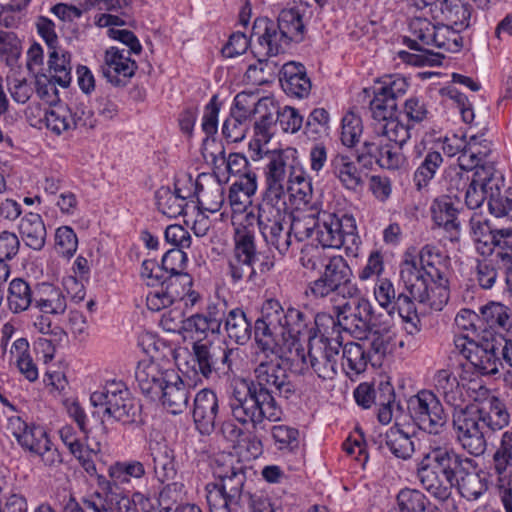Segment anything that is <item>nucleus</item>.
I'll return each mask as SVG.
<instances>
[{
  "label": "nucleus",
  "mask_w": 512,
  "mask_h": 512,
  "mask_svg": "<svg viewBox=\"0 0 512 512\" xmlns=\"http://www.w3.org/2000/svg\"><path fill=\"white\" fill-rule=\"evenodd\" d=\"M309 317L299 309H284L276 299L265 301L262 317L256 320L252 378L233 386L228 406L234 420L255 431L266 430L268 422L281 421L284 412L275 396L290 398L296 392L283 366L284 349L295 346L308 329Z\"/></svg>",
  "instance_id": "nucleus-1"
},
{
  "label": "nucleus",
  "mask_w": 512,
  "mask_h": 512,
  "mask_svg": "<svg viewBox=\"0 0 512 512\" xmlns=\"http://www.w3.org/2000/svg\"><path fill=\"white\" fill-rule=\"evenodd\" d=\"M448 437H439L430 444L417 466V477L422 487L440 501H448L457 476L468 466L469 459L446 446Z\"/></svg>",
  "instance_id": "nucleus-2"
},
{
  "label": "nucleus",
  "mask_w": 512,
  "mask_h": 512,
  "mask_svg": "<svg viewBox=\"0 0 512 512\" xmlns=\"http://www.w3.org/2000/svg\"><path fill=\"white\" fill-rule=\"evenodd\" d=\"M315 324L320 335L309 338L308 352L302 353L301 359L308 363L312 371L323 381L333 380L338 372L340 349L342 348V335L335 319L329 315L318 314Z\"/></svg>",
  "instance_id": "nucleus-3"
},
{
  "label": "nucleus",
  "mask_w": 512,
  "mask_h": 512,
  "mask_svg": "<svg viewBox=\"0 0 512 512\" xmlns=\"http://www.w3.org/2000/svg\"><path fill=\"white\" fill-rule=\"evenodd\" d=\"M316 240L327 248L344 247L348 256L357 257L361 240L352 215L329 210L318 211Z\"/></svg>",
  "instance_id": "nucleus-4"
},
{
  "label": "nucleus",
  "mask_w": 512,
  "mask_h": 512,
  "mask_svg": "<svg viewBox=\"0 0 512 512\" xmlns=\"http://www.w3.org/2000/svg\"><path fill=\"white\" fill-rule=\"evenodd\" d=\"M400 280L405 290L420 304L433 310L441 311L449 300L448 280L435 277L427 280L415 268L413 262H402Z\"/></svg>",
  "instance_id": "nucleus-5"
},
{
  "label": "nucleus",
  "mask_w": 512,
  "mask_h": 512,
  "mask_svg": "<svg viewBox=\"0 0 512 512\" xmlns=\"http://www.w3.org/2000/svg\"><path fill=\"white\" fill-rule=\"evenodd\" d=\"M94 407H104V413L123 424L136 422L140 404L122 381H109L90 396Z\"/></svg>",
  "instance_id": "nucleus-6"
},
{
  "label": "nucleus",
  "mask_w": 512,
  "mask_h": 512,
  "mask_svg": "<svg viewBox=\"0 0 512 512\" xmlns=\"http://www.w3.org/2000/svg\"><path fill=\"white\" fill-rule=\"evenodd\" d=\"M323 269L320 276L308 284L307 296L324 299L333 294L343 297L358 294L359 290L352 282V270L341 255L333 256Z\"/></svg>",
  "instance_id": "nucleus-7"
},
{
  "label": "nucleus",
  "mask_w": 512,
  "mask_h": 512,
  "mask_svg": "<svg viewBox=\"0 0 512 512\" xmlns=\"http://www.w3.org/2000/svg\"><path fill=\"white\" fill-rule=\"evenodd\" d=\"M407 410L422 431L439 437L447 435L448 414L433 391L423 389L412 395L407 401Z\"/></svg>",
  "instance_id": "nucleus-8"
},
{
  "label": "nucleus",
  "mask_w": 512,
  "mask_h": 512,
  "mask_svg": "<svg viewBox=\"0 0 512 512\" xmlns=\"http://www.w3.org/2000/svg\"><path fill=\"white\" fill-rule=\"evenodd\" d=\"M257 259V249L254 232L246 226L237 227L234 234V247L227 258L226 274L233 285L244 281H252L256 271L254 263Z\"/></svg>",
  "instance_id": "nucleus-9"
},
{
  "label": "nucleus",
  "mask_w": 512,
  "mask_h": 512,
  "mask_svg": "<svg viewBox=\"0 0 512 512\" xmlns=\"http://www.w3.org/2000/svg\"><path fill=\"white\" fill-rule=\"evenodd\" d=\"M291 213L286 205L268 206L260 204L257 222L260 232L270 246L281 255H286L292 244V233L289 228Z\"/></svg>",
  "instance_id": "nucleus-10"
},
{
  "label": "nucleus",
  "mask_w": 512,
  "mask_h": 512,
  "mask_svg": "<svg viewBox=\"0 0 512 512\" xmlns=\"http://www.w3.org/2000/svg\"><path fill=\"white\" fill-rule=\"evenodd\" d=\"M453 430L456 442L473 456L482 455L487 447L477 405H467L454 410Z\"/></svg>",
  "instance_id": "nucleus-11"
},
{
  "label": "nucleus",
  "mask_w": 512,
  "mask_h": 512,
  "mask_svg": "<svg viewBox=\"0 0 512 512\" xmlns=\"http://www.w3.org/2000/svg\"><path fill=\"white\" fill-rule=\"evenodd\" d=\"M350 300L338 307L335 325L349 332L355 338H363L369 330L373 315L371 302L364 297H349Z\"/></svg>",
  "instance_id": "nucleus-12"
},
{
  "label": "nucleus",
  "mask_w": 512,
  "mask_h": 512,
  "mask_svg": "<svg viewBox=\"0 0 512 512\" xmlns=\"http://www.w3.org/2000/svg\"><path fill=\"white\" fill-rule=\"evenodd\" d=\"M408 89L406 79L400 75L382 78L374 88V97L370 102L373 119H383L397 112V99Z\"/></svg>",
  "instance_id": "nucleus-13"
},
{
  "label": "nucleus",
  "mask_w": 512,
  "mask_h": 512,
  "mask_svg": "<svg viewBox=\"0 0 512 512\" xmlns=\"http://www.w3.org/2000/svg\"><path fill=\"white\" fill-rule=\"evenodd\" d=\"M288 156L280 151L268 156L265 167L266 191L261 204L286 205L285 184L287 181Z\"/></svg>",
  "instance_id": "nucleus-14"
},
{
  "label": "nucleus",
  "mask_w": 512,
  "mask_h": 512,
  "mask_svg": "<svg viewBox=\"0 0 512 512\" xmlns=\"http://www.w3.org/2000/svg\"><path fill=\"white\" fill-rule=\"evenodd\" d=\"M402 147L395 143H386L381 137H374L363 143L358 160L362 161L365 157H369V163L374 161L381 168L389 170L400 169L406 162V158L401 152Z\"/></svg>",
  "instance_id": "nucleus-15"
},
{
  "label": "nucleus",
  "mask_w": 512,
  "mask_h": 512,
  "mask_svg": "<svg viewBox=\"0 0 512 512\" xmlns=\"http://www.w3.org/2000/svg\"><path fill=\"white\" fill-rule=\"evenodd\" d=\"M130 52L110 47L104 53L101 66L103 76L114 86H124L137 70V63L130 58Z\"/></svg>",
  "instance_id": "nucleus-16"
},
{
  "label": "nucleus",
  "mask_w": 512,
  "mask_h": 512,
  "mask_svg": "<svg viewBox=\"0 0 512 512\" xmlns=\"http://www.w3.org/2000/svg\"><path fill=\"white\" fill-rule=\"evenodd\" d=\"M219 413L217 394L208 388L197 392L193 401L192 416L196 429L203 435L211 434Z\"/></svg>",
  "instance_id": "nucleus-17"
},
{
  "label": "nucleus",
  "mask_w": 512,
  "mask_h": 512,
  "mask_svg": "<svg viewBox=\"0 0 512 512\" xmlns=\"http://www.w3.org/2000/svg\"><path fill=\"white\" fill-rule=\"evenodd\" d=\"M88 116L89 112L86 113L81 108L76 107L75 110H72L67 105L56 104L46 111L45 123L47 129L56 135H61L79 127L87 126Z\"/></svg>",
  "instance_id": "nucleus-18"
},
{
  "label": "nucleus",
  "mask_w": 512,
  "mask_h": 512,
  "mask_svg": "<svg viewBox=\"0 0 512 512\" xmlns=\"http://www.w3.org/2000/svg\"><path fill=\"white\" fill-rule=\"evenodd\" d=\"M7 431L16 439L23 450L32 455L50 440L43 427L28 424L19 416H11L8 419Z\"/></svg>",
  "instance_id": "nucleus-19"
},
{
  "label": "nucleus",
  "mask_w": 512,
  "mask_h": 512,
  "mask_svg": "<svg viewBox=\"0 0 512 512\" xmlns=\"http://www.w3.org/2000/svg\"><path fill=\"white\" fill-rule=\"evenodd\" d=\"M135 377L141 392L156 401L168 382V370H163L158 363L143 361L138 364Z\"/></svg>",
  "instance_id": "nucleus-20"
},
{
  "label": "nucleus",
  "mask_w": 512,
  "mask_h": 512,
  "mask_svg": "<svg viewBox=\"0 0 512 512\" xmlns=\"http://www.w3.org/2000/svg\"><path fill=\"white\" fill-rule=\"evenodd\" d=\"M190 389L174 370H168V382L159 397L164 408L171 414H180L188 407Z\"/></svg>",
  "instance_id": "nucleus-21"
},
{
  "label": "nucleus",
  "mask_w": 512,
  "mask_h": 512,
  "mask_svg": "<svg viewBox=\"0 0 512 512\" xmlns=\"http://www.w3.org/2000/svg\"><path fill=\"white\" fill-rule=\"evenodd\" d=\"M279 81L283 91L290 96L305 98L311 90V81L301 63L288 62L279 71Z\"/></svg>",
  "instance_id": "nucleus-22"
},
{
  "label": "nucleus",
  "mask_w": 512,
  "mask_h": 512,
  "mask_svg": "<svg viewBox=\"0 0 512 512\" xmlns=\"http://www.w3.org/2000/svg\"><path fill=\"white\" fill-rule=\"evenodd\" d=\"M214 475L218 478V484L226 493L228 501L239 505L247 495L243 494V486L246 480L242 466L218 465L214 469Z\"/></svg>",
  "instance_id": "nucleus-23"
},
{
  "label": "nucleus",
  "mask_w": 512,
  "mask_h": 512,
  "mask_svg": "<svg viewBox=\"0 0 512 512\" xmlns=\"http://www.w3.org/2000/svg\"><path fill=\"white\" fill-rule=\"evenodd\" d=\"M17 230L24 245L34 251H41L46 243L47 230L41 215L28 212L20 219Z\"/></svg>",
  "instance_id": "nucleus-24"
},
{
  "label": "nucleus",
  "mask_w": 512,
  "mask_h": 512,
  "mask_svg": "<svg viewBox=\"0 0 512 512\" xmlns=\"http://www.w3.org/2000/svg\"><path fill=\"white\" fill-rule=\"evenodd\" d=\"M488 190V209L496 218L512 220V189L505 188L499 177L490 175L486 184Z\"/></svg>",
  "instance_id": "nucleus-25"
},
{
  "label": "nucleus",
  "mask_w": 512,
  "mask_h": 512,
  "mask_svg": "<svg viewBox=\"0 0 512 512\" xmlns=\"http://www.w3.org/2000/svg\"><path fill=\"white\" fill-rule=\"evenodd\" d=\"M149 455L152 458L155 477L165 483L175 478L177 474L174 450L165 442H155L149 445Z\"/></svg>",
  "instance_id": "nucleus-26"
},
{
  "label": "nucleus",
  "mask_w": 512,
  "mask_h": 512,
  "mask_svg": "<svg viewBox=\"0 0 512 512\" xmlns=\"http://www.w3.org/2000/svg\"><path fill=\"white\" fill-rule=\"evenodd\" d=\"M455 485L464 498L477 500L487 491L488 479L484 472L476 471V463L470 458L468 466L457 476Z\"/></svg>",
  "instance_id": "nucleus-27"
},
{
  "label": "nucleus",
  "mask_w": 512,
  "mask_h": 512,
  "mask_svg": "<svg viewBox=\"0 0 512 512\" xmlns=\"http://www.w3.org/2000/svg\"><path fill=\"white\" fill-rule=\"evenodd\" d=\"M181 180L175 182V189L162 187L156 192V201L159 211L169 218H175L183 214L186 200L191 196L190 189L180 187Z\"/></svg>",
  "instance_id": "nucleus-28"
},
{
  "label": "nucleus",
  "mask_w": 512,
  "mask_h": 512,
  "mask_svg": "<svg viewBox=\"0 0 512 512\" xmlns=\"http://www.w3.org/2000/svg\"><path fill=\"white\" fill-rule=\"evenodd\" d=\"M98 485L105 495L106 502L114 505L118 512H130L136 499H142L143 494L135 492L131 496L130 489L116 484L112 479L98 476Z\"/></svg>",
  "instance_id": "nucleus-29"
},
{
  "label": "nucleus",
  "mask_w": 512,
  "mask_h": 512,
  "mask_svg": "<svg viewBox=\"0 0 512 512\" xmlns=\"http://www.w3.org/2000/svg\"><path fill=\"white\" fill-rule=\"evenodd\" d=\"M330 165L333 175L346 189L356 191L362 187L361 171L348 155L337 153L331 159Z\"/></svg>",
  "instance_id": "nucleus-30"
},
{
  "label": "nucleus",
  "mask_w": 512,
  "mask_h": 512,
  "mask_svg": "<svg viewBox=\"0 0 512 512\" xmlns=\"http://www.w3.org/2000/svg\"><path fill=\"white\" fill-rule=\"evenodd\" d=\"M35 307L43 314L59 316L67 309V298L60 287L43 284L35 297Z\"/></svg>",
  "instance_id": "nucleus-31"
},
{
  "label": "nucleus",
  "mask_w": 512,
  "mask_h": 512,
  "mask_svg": "<svg viewBox=\"0 0 512 512\" xmlns=\"http://www.w3.org/2000/svg\"><path fill=\"white\" fill-rule=\"evenodd\" d=\"M472 347L474 352L469 355L470 364L483 375L496 374L501 365L497 343L487 341L481 345H472Z\"/></svg>",
  "instance_id": "nucleus-32"
},
{
  "label": "nucleus",
  "mask_w": 512,
  "mask_h": 512,
  "mask_svg": "<svg viewBox=\"0 0 512 512\" xmlns=\"http://www.w3.org/2000/svg\"><path fill=\"white\" fill-rule=\"evenodd\" d=\"M48 74L57 84L67 88L72 81L71 54L61 47L48 50Z\"/></svg>",
  "instance_id": "nucleus-33"
},
{
  "label": "nucleus",
  "mask_w": 512,
  "mask_h": 512,
  "mask_svg": "<svg viewBox=\"0 0 512 512\" xmlns=\"http://www.w3.org/2000/svg\"><path fill=\"white\" fill-rule=\"evenodd\" d=\"M481 424L492 431L501 430L509 424L510 415L505 404L497 397H490L481 406L477 405Z\"/></svg>",
  "instance_id": "nucleus-34"
},
{
  "label": "nucleus",
  "mask_w": 512,
  "mask_h": 512,
  "mask_svg": "<svg viewBox=\"0 0 512 512\" xmlns=\"http://www.w3.org/2000/svg\"><path fill=\"white\" fill-rule=\"evenodd\" d=\"M154 288L146 296V305L149 310L158 312L177 303L183 286L178 278H171L166 284Z\"/></svg>",
  "instance_id": "nucleus-35"
},
{
  "label": "nucleus",
  "mask_w": 512,
  "mask_h": 512,
  "mask_svg": "<svg viewBox=\"0 0 512 512\" xmlns=\"http://www.w3.org/2000/svg\"><path fill=\"white\" fill-rule=\"evenodd\" d=\"M379 448L385 445L396 457L408 459L414 452L410 436L397 426L390 427L384 435L378 436Z\"/></svg>",
  "instance_id": "nucleus-36"
},
{
  "label": "nucleus",
  "mask_w": 512,
  "mask_h": 512,
  "mask_svg": "<svg viewBox=\"0 0 512 512\" xmlns=\"http://www.w3.org/2000/svg\"><path fill=\"white\" fill-rule=\"evenodd\" d=\"M376 137L403 146L411 137L410 126L402 123L395 115L383 119H374Z\"/></svg>",
  "instance_id": "nucleus-37"
},
{
  "label": "nucleus",
  "mask_w": 512,
  "mask_h": 512,
  "mask_svg": "<svg viewBox=\"0 0 512 512\" xmlns=\"http://www.w3.org/2000/svg\"><path fill=\"white\" fill-rule=\"evenodd\" d=\"M443 255L439 249L432 245H425L419 252V265L416 259H405L403 262H413L422 277L432 280L435 277H445L441 271Z\"/></svg>",
  "instance_id": "nucleus-38"
},
{
  "label": "nucleus",
  "mask_w": 512,
  "mask_h": 512,
  "mask_svg": "<svg viewBox=\"0 0 512 512\" xmlns=\"http://www.w3.org/2000/svg\"><path fill=\"white\" fill-rule=\"evenodd\" d=\"M434 386L446 403L456 409L462 408L463 392L457 378L448 369L439 370L434 376Z\"/></svg>",
  "instance_id": "nucleus-39"
},
{
  "label": "nucleus",
  "mask_w": 512,
  "mask_h": 512,
  "mask_svg": "<svg viewBox=\"0 0 512 512\" xmlns=\"http://www.w3.org/2000/svg\"><path fill=\"white\" fill-rule=\"evenodd\" d=\"M228 337L239 345H245L252 335V324L241 308L230 310L224 320Z\"/></svg>",
  "instance_id": "nucleus-40"
},
{
  "label": "nucleus",
  "mask_w": 512,
  "mask_h": 512,
  "mask_svg": "<svg viewBox=\"0 0 512 512\" xmlns=\"http://www.w3.org/2000/svg\"><path fill=\"white\" fill-rule=\"evenodd\" d=\"M35 298L30 284L22 278H14L8 287L7 302L9 310L14 313L27 311Z\"/></svg>",
  "instance_id": "nucleus-41"
},
{
  "label": "nucleus",
  "mask_w": 512,
  "mask_h": 512,
  "mask_svg": "<svg viewBox=\"0 0 512 512\" xmlns=\"http://www.w3.org/2000/svg\"><path fill=\"white\" fill-rule=\"evenodd\" d=\"M490 152L489 146L483 145L479 138L476 136L470 137L467 147L458 157L457 167L461 168L468 174L473 169L480 168L484 171L483 167H480Z\"/></svg>",
  "instance_id": "nucleus-42"
},
{
  "label": "nucleus",
  "mask_w": 512,
  "mask_h": 512,
  "mask_svg": "<svg viewBox=\"0 0 512 512\" xmlns=\"http://www.w3.org/2000/svg\"><path fill=\"white\" fill-rule=\"evenodd\" d=\"M486 327L493 330H508L512 326V311L499 302H490L480 308Z\"/></svg>",
  "instance_id": "nucleus-43"
},
{
  "label": "nucleus",
  "mask_w": 512,
  "mask_h": 512,
  "mask_svg": "<svg viewBox=\"0 0 512 512\" xmlns=\"http://www.w3.org/2000/svg\"><path fill=\"white\" fill-rule=\"evenodd\" d=\"M273 106V101L268 98H258L257 94L253 92H241L234 98V108L231 113L245 116V119L250 120L254 114L262 113L268 109V106Z\"/></svg>",
  "instance_id": "nucleus-44"
},
{
  "label": "nucleus",
  "mask_w": 512,
  "mask_h": 512,
  "mask_svg": "<svg viewBox=\"0 0 512 512\" xmlns=\"http://www.w3.org/2000/svg\"><path fill=\"white\" fill-rule=\"evenodd\" d=\"M198 202L201 207L209 212L215 213L219 211L225 202L223 184L214 178L204 187L197 183Z\"/></svg>",
  "instance_id": "nucleus-45"
},
{
  "label": "nucleus",
  "mask_w": 512,
  "mask_h": 512,
  "mask_svg": "<svg viewBox=\"0 0 512 512\" xmlns=\"http://www.w3.org/2000/svg\"><path fill=\"white\" fill-rule=\"evenodd\" d=\"M432 219L439 227H443L447 231L456 230L457 210L453 206L450 197L443 196L436 198L431 205Z\"/></svg>",
  "instance_id": "nucleus-46"
},
{
  "label": "nucleus",
  "mask_w": 512,
  "mask_h": 512,
  "mask_svg": "<svg viewBox=\"0 0 512 512\" xmlns=\"http://www.w3.org/2000/svg\"><path fill=\"white\" fill-rule=\"evenodd\" d=\"M440 11L448 24L457 29L469 26L471 7L461 0H443L440 2Z\"/></svg>",
  "instance_id": "nucleus-47"
},
{
  "label": "nucleus",
  "mask_w": 512,
  "mask_h": 512,
  "mask_svg": "<svg viewBox=\"0 0 512 512\" xmlns=\"http://www.w3.org/2000/svg\"><path fill=\"white\" fill-rule=\"evenodd\" d=\"M19 372L30 382L38 379V369L29 355V343L25 338L15 340L10 349Z\"/></svg>",
  "instance_id": "nucleus-48"
},
{
  "label": "nucleus",
  "mask_w": 512,
  "mask_h": 512,
  "mask_svg": "<svg viewBox=\"0 0 512 512\" xmlns=\"http://www.w3.org/2000/svg\"><path fill=\"white\" fill-rule=\"evenodd\" d=\"M368 363L363 347L354 342L344 345L342 350V367L347 375H358L365 371Z\"/></svg>",
  "instance_id": "nucleus-49"
},
{
  "label": "nucleus",
  "mask_w": 512,
  "mask_h": 512,
  "mask_svg": "<svg viewBox=\"0 0 512 512\" xmlns=\"http://www.w3.org/2000/svg\"><path fill=\"white\" fill-rule=\"evenodd\" d=\"M428 498L419 490L403 489L397 495V505L389 512H431Z\"/></svg>",
  "instance_id": "nucleus-50"
},
{
  "label": "nucleus",
  "mask_w": 512,
  "mask_h": 512,
  "mask_svg": "<svg viewBox=\"0 0 512 512\" xmlns=\"http://www.w3.org/2000/svg\"><path fill=\"white\" fill-rule=\"evenodd\" d=\"M442 163L443 157L439 151L431 150L427 152L423 161L414 172L413 181L417 190L420 191L428 186Z\"/></svg>",
  "instance_id": "nucleus-51"
},
{
  "label": "nucleus",
  "mask_w": 512,
  "mask_h": 512,
  "mask_svg": "<svg viewBox=\"0 0 512 512\" xmlns=\"http://www.w3.org/2000/svg\"><path fill=\"white\" fill-rule=\"evenodd\" d=\"M327 247L313 244H305L300 251L301 266L311 272L319 271L324 268L332 259L334 254L327 252Z\"/></svg>",
  "instance_id": "nucleus-52"
},
{
  "label": "nucleus",
  "mask_w": 512,
  "mask_h": 512,
  "mask_svg": "<svg viewBox=\"0 0 512 512\" xmlns=\"http://www.w3.org/2000/svg\"><path fill=\"white\" fill-rule=\"evenodd\" d=\"M278 75V64L270 59H259L248 66L245 78L252 85L261 86L274 81Z\"/></svg>",
  "instance_id": "nucleus-53"
},
{
  "label": "nucleus",
  "mask_w": 512,
  "mask_h": 512,
  "mask_svg": "<svg viewBox=\"0 0 512 512\" xmlns=\"http://www.w3.org/2000/svg\"><path fill=\"white\" fill-rule=\"evenodd\" d=\"M187 260L186 253L183 249H170L162 257L161 268L169 275V277L178 278L182 286L191 284L187 274L183 273L185 262Z\"/></svg>",
  "instance_id": "nucleus-54"
},
{
  "label": "nucleus",
  "mask_w": 512,
  "mask_h": 512,
  "mask_svg": "<svg viewBox=\"0 0 512 512\" xmlns=\"http://www.w3.org/2000/svg\"><path fill=\"white\" fill-rule=\"evenodd\" d=\"M270 433L278 450L293 453L299 448V430L288 425H273Z\"/></svg>",
  "instance_id": "nucleus-55"
},
{
  "label": "nucleus",
  "mask_w": 512,
  "mask_h": 512,
  "mask_svg": "<svg viewBox=\"0 0 512 512\" xmlns=\"http://www.w3.org/2000/svg\"><path fill=\"white\" fill-rule=\"evenodd\" d=\"M436 26L424 18H414L410 22V29L416 39L409 40L408 47L413 50H426L424 46H431Z\"/></svg>",
  "instance_id": "nucleus-56"
},
{
  "label": "nucleus",
  "mask_w": 512,
  "mask_h": 512,
  "mask_svg": "<svg viewBox=\"0 0 512 512\" xmlns=\"http://www.w3.org/2000/svg\"><path fill=\"white\" fill-rule=\"evenodd\" d=\"M193 369L204 378L209 379L214 373V355L210 351V346L201 340L194 342L192 346Z\"/></svg>",
  "instance_id": "nucleus-57"
},
{
  "label": "nucleus",
  "mask_w": 512,
  "mask_h": 512,
  "mask_svg": "<svg viewBox=\"0 0 512 512\" xmlns=\"http://www.w3.org/2000/svg\"><path fill=\"white\" fill-rule=\"evenodd\" d=\"M475 176L465 188V203L470 209L479 208L485 199L488 201L489 189L486 184L489 176L482 177L479 171H476Z\"/></svg>",
  "instance_id": "nucleus-58"
},
{
  "label": "nucleus",
  "mask_w": 512,
  "mask_h": 512,
  "mask_svg": "<svg viewBox=\"0 0 512 512\" xmlns=\"http://www.w3.org/2000/svg\"><path fill=\"white\" fill-rule=\"evenodd\" d=\"M470 181L469 175L456 165L447 167L442 176V185L451 197L458 198Z\"/></svg>",
  "instance_id": "nucleus-59"
},
{
  "label": "nucleus",
  "mask_w": 512,
  "mask_h": 512,
  "mask_svg": "<svg viewBox=\"0 0 512 512\" xmlns=\"http://www.w3.org/2000/svg\"><path fill=\"white\" fill-rule=\"evenodd\" d=\"M494 470L501 476L507 472L508 467L512 466V431H505L502 434L500 444L494 455Z\"/></svg>",
  "instance_id": "nucleus-60"
},
{
  "label": "nucleus",
  "mask_w": 512,
  "mask_h": 512,
  "mask_svg": "<svg viewBox=\"0 0 512 512\" xmlns=\"http://www.w3.org/2000/svg\"><path fill=\"white\" fill-rule=\"evenodd\" d=\"M249 122L250 120L245 119V116L231 113L223 123L222 134L229 142H241L249 129Z\"/></svg>",
  "instance_id": "nucleus-61"
},
{
  "label": "nucleus",
  "mask_w": 512,
  "mask_h": 512,
  "mask_svg": "<svg viewBox=\"0 0 512 512\" xmlns=\"http://www.w3.org/2000/svg\"><path fill=\"white\" fill-rule=\"evenodd\" d=\"M214 165L216 169L224 165L228 174L236 177L253 171L248 159L240 153H231L226 159L222 151L219 158H214Z\"/></svg>",
  "instance_id": "nucleus-62"
},
{
  "label": "nucleus",
  "mask_w": 512,
  "mask_h": 512,
  "mask_svg": "<svg viewBox=\"0 0 512 512\" xmlns=\"http://www.w3.org/2000/svg\"><path fill=\"white\" fill-rule=\"evenodd\" d=\"M78 247V238L69 226H61L55 232V250L58 254L70 258Z\"/></svg>",
  "instance_id": "nucleus-63"
},
{
  "label": "nucleus",
  "mask_w": 512,
  "mask_h": 512,
  "mask_svg": "<svg viewBox=\"0 0 512 512\" xmlns=\"http://www.w3.org/2000/svg\"><path fill=\"white\" fill-rule=\"evenodd\" d=\"M362 121L354 113H347L342 118L341 141L347 147L354 146L362 134Z\"/></svg>",
  "instance_id": "nucleus-64"
}]
</instances>
